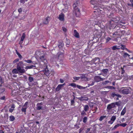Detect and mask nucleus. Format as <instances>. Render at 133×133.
<instances>
[{"instance_id":"obj_32","label":"nucleus","mask_w":133,"mask_h":133,"mask_svg":"<svg viewBox=\"0 0 133 133\" xmlns=\"http://www.w3.org/2000/svg\"><path fill=\"white\" fill-rule=\"evenodd\" d=\"M64 45H63V44L62 43H59L58 45V47L60 48H62Z\"/></svg>"},{"instance_id":"obj_40","label":"nucleus","mask_w":133,"mask_h":133,"mask_svg":"<svg viewBox=\"0 0 133 133\" xmlns=\"http://www.w3.org/2000/svg\"><path fill=\"white\" fill-rule=\"evenodd\" d=\"M16 54L18 56V57L20 58H21L22 57V56L17 51V50L16 51Z\"/></svg>"},{"instance_id":"obj_45","label":"nucleus","mask_w":133,"mask_h":133,"mask_svg":"<svg viewBox=\"0 0 133 133\" xmlns=\"http://www.w3.org/2000/svg\"><path fill=\"white\" fill-rule=\"evenodd\" d=\"M113 35H119V32H116L115 33H114L113 34Z\"/></svg>"},{"instance_id":"obj_27","label":"nucleus","mask_w":133,"mask_h":133,"mask_svg":"<svg viewBox=\"0 0 133 133\" xmlns=\"http://www.w3.org/2000/svg\"><path fill=\"white\" fill-rule=\"evenodd\" d=\"M106 116H101L99 119V120L100 121H102L103 119L106 117Z\"/></svg>"},{"instance_id":"obj_48","label":"nucleus","mask_w":133,"mask_h":133,"mask_svg":"<svg viewBox=\"0 0 133 133\" xmlns=\"http://www.w3.org/2000/svg\"><path fill=\"white\" fill-rule=\"evenodd\" d=\"M86 114L85 111L83 110L81 113V115H85Z\"/></svg>"},{"instance_id":"obj_9","label":"nucleus","mask_w":133,"mask_h":133,"mask_svg":"<svg viewBox=\"0 0 133 133\" xmlns=\"http://www.w3.org/2000/svg\"><path fill=\"white\" fill-rule=\"evenodd\" d=\"M115 107V104L114 103H112L111 104L109 105L107 107V108L108 110H110L112 108H114Z\"/></svg>"},{"instance_id":"obj_31","label":"nucleus","mask_w":133,"mask_h":133,"mask_svg":"<svg viewBox=\"0 0 133 133\" xmlns=\"http://www.w3.org/2000/svg\"><path fill=\"white\" fill-rule=\"evenodd\" d=\"M96 0H92L91 1V3L92 4L94 5L95 4H96Z\"/></svg>"},{"instance_id":"obj_12","label":"nucleus","mask_w":133,"mask_h":133,"mask_svg":"<svg viewBox=\"0 0 133 133\" xmlns=\"http://www.w3.org/2000/svg\"><path fill=\"white\" fill-rule=\"evenodd\" d=\"M126 111V109L125 107L123 109L121 113V116H123L125 113Z\"/></svg>"},{"instance_id":"obj_50","label":"nucleus","mask_w":133,"mask_h":133,"mask_svg":"<svg viewBox=\"0 0 133 133\" xmlns=\"http://www.w3.org/2000/svg\"><path fill=\"white\" fill-rule=\"evenodd\" d=\"M5 98V97L4 96H2L0 98V99L1 100H4Z\"/></svg>"},{"instance_id":"obj_35","label":"nucleus","mask_w":133,"mask_h":133,"mask_svg":"<svg viewBox=\"0 0 133 133\" xmlns=\"http://www.w3.org/2000/svg\"><path fill=\"white\" fill-rule=\"evenodd\" d=\"M123 56L124 57H126L127 56H128V57H129L130 56L127 53H125L124 54Z\"/></svg>"},{"instance_id":"obj_58","label":"nucleus","mask_w":133,"mask_h":133,"mask_svg":"<svg viewBox=\"0 0 133 133\" xmlns=\"http://www.w3.org/2000/svg\"><path fill=\"white\" fill-rule=\"evenodd\" d=\"M121 121L122 122H123L125 121V119L124 118H123L121 119Z\"/></svg>"},{"instance_id":"obj_53","label":"nucleus","mask_w":133,"mask_h":133,"mask_svg":"<svg viewBox=\"0 0 133 133\" xmlns=\"http://www.w3.org/2000/svg\"><path fill=\"white\" fill-rule=\"evenodd\" d=\"M28 104V102H26L24 104L23 106H25V107H27V105Z\"/></svg>"},{"instance_id":"obj_63","label":"nucleus","mask_w":133,"mask_h":133,"mask_svg":"<svg viewBox=\"0 0 133 133\" xmlns=\"http://www.w3.org/2000/svg\"><path fill=\"white\" fill-rule=\"evenodd\" d=\"M25 69H29V66H26L25 67Z\"/></svg>"},{"instance_id":"obj_20","label":"nucleus","mask_w":133,"mask_h":133,"mask_svg":"<svg viewBox=\"0 0 133 133\" xmlns=\"http://www.w3.org/2000/svg\"><path fill=\"white\" fill-rule=\"evenodd\" d=\"M58 58L63 57V53L62 52H59L58 53Z\"/></svg>"},{"instance_id":"obj_60","label":"nucleus","mask_w":133,"mask_h":133,"mask_svg":"<svg viewBox=\"0 0 133 133\" xmlns=\"http://www.w3.org/2000/svg\"><path fill=\"white\" fill-rule=\"evenodd\" d=\"M15 107L14 105H12L11 108H12L13 109H14Z\"/></svg>"},{"instance_id":"obj_4","label":"nucleus","mask_w":133,"mask_h":133,"mask_svg":"<svg viewBox=\"0 0 133 133\" xmlns=\"http://www.w3.org/2000/svg\"><path fill=\"white\" fill-rule=\"evenodd\" d=\"M125 46L122 45H115L113 46L111 49L113 50H115L116 49H121L122 50H124V49Z\"/></svg>"},{"instance_id":"obj_17","label":"nucleus","mask_w":133,"mask_h":133,"mask_svg":"<svg viewBox=\"0 0 133 133\" xmlns=\"http://www.w3.org/2000/svg\"><path fill=\"white\" fill-rule=\"evenodd\" d=\"M12 72L13 74H18L19 73L18 69H13L12 70Z\"/></svg>"},{"instance_id":"obj_38","label":"nucleus","mask_w":133,"mask_h":133,"mask_svg":"<svg viewBox=\"0 0 133 133\" xmlns=\"http://www.w3.org/2000/svg\"><path fill=\"white\" fill-rule=\"evenodd\" d=\"M66 45L67 46H68V45H69L70 43V41L69 39H66Z\"/></svg>"},{"instance_id":"obj_8","label":"nucleus","mask_w":133,"mask_h":133,"mask_svg":"<svg viewBox=\"0 0 133 133\" xmlns=\"http://www.w3.org/2000/svg\"><path fill=\"white\" fill-rule=\"evenodd\" d=\"M64 14L61 13L59 15L58 18L61 21H64Z\"/></svg>"},{"instance_id":"obj_25","label":"nucleus","mask_w":133,"mask_h":133,"mask_svg":"<svg viewBox=\"0 0 133 133\" xmlns=\"http://www.w3.org/2000/svg\"><path fill=\"white\" fill-rule=\"evenodd\" d=\"M65 8L63 9V12H65L67 11L68 10V8L67 5H66L65 6Z\"/></svg>"},{"instance_id":"obj_15","label":"nucleus","mask_w":133,"mask_h":133,"mask_svg":"<svg viewBox=\"0 0 133 133\" xmlns=\"http://www.w3.org/2000/svg\"><path fill=\"white\" fill-rule=\"evenodd\" d=\"M64 85V84L58 85L56 89V90L57 91H59L61 89V87Z\"/></svg>"},{"instance_id":"obj_47","label":"nucleus","mask_w":133,"mask_h":133,"mask_svg":"<svg viewBox=\"0 0 133 133\" xmlns=\"http://www.w3.org/2000/svg\"><path fill=\"white\" fill-rule=\"evenodd\" d=\"M73 78L74 79L76 80H77L79 79L80 78V77H73Z\"/></svg>"},{"instance_id":"obj_56","label":"nucleus","mask_w":133,"mask_h":133,"mask_svg":"<svg viewBox=\"0 0 133 133\" xmlns=\"http://www.w3.org/2000/svg\"><path fill=\"white\" fill-rule=\"evenodd\" d=\"M18 11L19 12H21L22 11L21 9L20 8L19 9H18Z\"/></svg>"},{"instance_id":"obj_29","label":"nucleus","mask_w":133,"mask_h":133,"mask_svg":"<svg viewBox=\"0 0 133 133\" xmlns=\"http://www.w3.org/2000/svg\"><path fill=\"white\" fill-rule=\"evenodd\" d=\"M102 71L103 73L106 74L108 72V70L107 69H104L102 70Z\"/></svg>"},{"instance_id":"obj_34","label":"nucleus","mask_w":133,"mask_h":133,"mask_svg":"<svg viewBox=\"0 0 133 133\" xmlns=\"http://www.w3.org/2000/svg\"><path fill=\"white\" fill-rule=\"evenodd\" d=\"M29 80L30 82H31L33 81L34 78L32 77H29Z\"/></svg>"},{"instance_id":"obj_2","label":"nucleus","mask_w":133,"mask_h":133,"mask_svg":"<svg viewBox=\"0 0 133 133\" xmlns=\"http://www.w3.org/2000/svg\"><path fill=\"white\" fill-rule=\"evenodd\" d=\"M23 64L22 61H20L17 64V68L18 69L19 73L23 74L25 71V70L23 67H21V66Z\"/></svg>"},{"instance_id":"obj_46","label":"nucleus","mask_w":133,"mask_h":133,"mask_svg":"<svg viewBox=\"0 0 133 133\" xmlns=\"http://www.w3.org/2000/svg\"><path fill=\"white\" fill-rule=\"evenodd\" d=\"M0 82L2 84L4 83V81L3 80L2 78L1 77H0Z\"/></svg>"},{"instance_id":"obj_7","label":"nucleus","mask_w":133,"mask_h":133,"mask_svg":"<svg viewBox=\"0 0 133 133\" xmlns=\"http://www.w3.org/2000/svg\"><path fill=\"white\" fill-rule=\"evenodd\" d=\"M116 117L115 116H112L110 120L108 122V123L110 124H112L116 119Z\"/></svg>"},{"instance_id":"obj_6","label":"nucleus","mask_w":133,"mask_h":133,"mask_svg":"<svg viewBox=\"0 0 133 133\" xmlns=\"http://www.w3.org/2000/svg\"><path fill=\"white\" fill-rule=\"evenodd\" d=\"M41 61L43 62L45 65H46L47 64L48 62L47 60L44 57V56H41L39 57Z\"/></svg>"},{"instance_id":"obj_44","label":"nucleus","mask_w":133,"mask_h":133,"mask_svg":"<svg viewBox=\"0 0 133 133\" xmlns=\"http://www.w3.org/2000/svg\"><path fill=\"white\" fill-rule=\"evenodd\" d=\"M25 0H20L21 3L23 4H24L25 3Z\"/></svg>"},{"instance_id":"obj_42","label":"nucleus","mask_w":133,"mask_h":133,"mask_svg":"<svg viewBox=\"0 0 133 133\" xmlns=\"http://www.w3.org/2000/svg\"><path fill=\"white\" fill-rule=\"evenodd\" d=\"M70 85L71 86L74 87H76V84H75L74 83H71L70 84Z\"/></svg>"},{"instance_id":"obj_64","label":"nucleus","mask_w":133,"mask_h":133,"mask_svg":"<svg viewBox=\"0 0 133 133\" xmlns=\"http://www.w3.org/2000/svg\"><path fill=\"white\" fill-rule=\"evenodd\" d=\"M0 133H4V132L2 130L0 131Z\"/></svg>"},{"instance_id":"obj_19","label":"nucleus","mask_w":133,"mask_h":133,"mask_svg":"<svg viewBox=\"0 0 133 133\" xmlns=\"http://www.w3.org/2000/svg\"><path fill=\"white\" fill-rule=\"evenodd\" d=\"M89 109V107L88 105H85L84 107V110L85 111H87Z\"/></svg>"},{"instance_id":"obj_21","label":"nucleus","mask_w":133,"mask_h":133,"mask_svg":"<svg viewBox=\"0 0 133 133\" xmlns=\"http://www.w3.org/2000/svg\"><path fill=\"white\" fill-rule=\"evenodd\" d=\"M104 88H108L109 89H115V88L113 86H106Z\"/></svg>"},{"instance_id":"obj_30","label":"nucleus","mask_w":133,"mask_h":133,"mask_svg":"<svg viewBox=\"0 0 133 133\" xmlns=\"http://www.w3.org/2000/svg\"><path fill=\"white\" fill-rule=\"evenodd\" d=\"M5 90V89L4 88H0V93H2L4 92Z\"/></svg>"},{"instance_id":"obj_36","label":"nucleus","mask_w":133,"mask_h":133,"mask_svg":"<svg viewBox=\"0 0 133 133\" xmlns=\"http://www.w3.org/2000/svg\"><path fill=\"white\" fill-rule=\"evenodd\" d=\"M87 121V118L86 117H84L83 118V121L84 123L86 122Z\"/></svg>"},{"instance_id":"obj_39","label":"nucleus","mask_w":133,"mask_h":133,"mask_svg":"<svg viewBox=\"0 0 133 133\" xmlns=\"http://www.w3.org/2000/svg\"><path fill=\"white\" fill-rule=\"evenodd\" d=\"M119 124H117V125H115L114 127V128L113 129H116L117 127H118L119 126H120Z\"/></svg>"},{"instance_id":"obj_13","label":"nucleus","mask_w":133,"mask_h":133,"mask_svg":"<svg viewBox=\"0 0 133 133\" xmlns=\"http://www.w3.org/2000/svg\"><path fill=\"white\" fill-rule=\"evenodd\" d=\"M93 61L95 64H96L97 63H98L99 61V59L98 58H95L93 60Z\"/></svg>"},{"instance_id":"obj_59","label":"nucleus","mask_w":133,"mask_h":133,"mask_svg":"<svg viewBox=\"0 0 133 133\" xmlns=\"http://www.w3.org/2000/svg\"><path fill=\"white\" fill-rule=\"evenodd\" d=\"M71 103L72 104H74V100H71Z\"/></svg>"},{"instance_id":"obj_51","label":"nucleus","mask_w":133,"mask_h":133,"mask_svg":"<svg viewBox=\"0 0 133 133\" xmlns=\"http://www.w3.org/2000/svg\"><path fill=\"white\" fill-rule=\"evenodd\" d=\"M115 104L117 106H119L120 105V103L119 102H117L115 103Z\"/></svg>"},{"instance_id":"obj_37","label":"nucleus","mask_w":133,"mask_h":133,"mask_svg":"<svg viewBox=\"0 0 133 133\" xmlns=\"http://www.w3.org/2000/svg\"><path fill=\"white\" fill-rule=\"evenodd\" d=\"M24 61L28 63H30L32 62V61L31 60L29 59L27 60H24Z\"/></svg>"},{"instance_id":"obj_5","label":"nucleus","mask_w":133,"mask_h":133,"mask_svg":"<svg viewBox=\"0 0 133 133\" xmlns=\"http://www.w3.org/2000/svg\"><path fill=\"white\" fill-rule=\"evenodd\" d=\"M109 24V28L110 29H114L116 26L115 23H114L113 21H111L110 22Z\"/></svg>"},{"instance_id":"obj_14","label":"nucleus","mask_w":133,"mask_h":133,"mask_svg":"<svg viewBox=\"0 0 133 133\" xmlns=\"http://www.w3.org/2000/svg\"><path fill=\"white\" fill-rule=\"evenodd\" d=\"M49 17H46L45 18V19L43 21V23L45 24H48V23L49 21Z\"/></svg>"},{"instance_id":"obj_62","label":"nucleus","mask_w":133,"mask_h":133,"mask_svg":"<svg viewBox=\"0 0 133 133\" xmlns=\"http://www.w3.org/2000/svg\"><path fill=\"white\" fill-rule=\"evenodd\" d=\"M48 73L47 72V73H46L45 74L47 76H48L49 75V73H48Z\"/></svg>"},{"instance_id":"obj_33","label":"nucleus","mask_w":133,"mask_h":133,"mask_svg":"<svg viewBox=\"0 0 133 133\" xmlns=\"http://www.w3.org/2000/svg\"><path fill=\"white\" fill-rule=\"evenodd\" d=\"M109 81H106L104 82H103L102 83V84L103 85H106V84L108 83H109Z\"/></svg>"},{"instance_id":"obj_10","label":"nucleus","mask_w":133,"mask_h":133,"mask_svg":"<svg viewBox=\"0 0 133 133\" xmlns=\"http://www.w3.org/2000/svg\"><path fill=\"white\" fill-rule=\"evenodd\" d=\"M25 33H23L21 38V39L19 42V44H22L23 43V41L25 38Z\"/></svg>"},{"instance_id":"obj_23","label":"nucleus","mask_w":133,"mask_h":133,"mask_svg":"<svg viewBox=\"0 0 133 133\" xmlns=\"http://www.w3.org/2000/svg\"><path fill=\"white\" fill-rule=\"evenodd\" d=\"M76 87L78 88V89H84L87 87H82V86H81L79 85H77Z\"/></svg>"},{"instance_id":"obj_3","label":"nucleus","mask_w":133,"mask_h":133,"mask_svg":"<svg viewBox=\"0 0 133 133\" xmlns=\"http://www.w3.org/2000/svg\"><path fill=\"white\" fill-rule=\"evenodd\" d=\"M119 91L121 93L124 94H128L130 92V90L127 88H122L119 90Z\"/></svg>"},{"instance_id":"obj_16","label":"nucleus","mask_w":133,"mask_h":133,"mask_svg":"<svg viewBox=\"0 0 133 133\" xmlns=\"http://www.w3.org/2000/svg\"><path fill=\"white\" fill-rule=\"evenodd\" d=\"M42 105V103H38L37 104V109L38 110H39L41 109L42 108V107L40 106V105Z\"/></svg>"},{"instance_id":"obj_61","label":"nucleus","mask_w":133,"mask_h":133,"mask_svg":"<svg viewBox=\"0 0 133 133\" xmlns=\"http://www.w3.org/2000/svg\"><path fill=\"white\" fill-rule=\"evenodd\" d=\"M94 82H92V83L91 84H90L89 85L91 86H92L94 85Z\"/></svg>"},{"instance_id":"obj_1","label":"nucleus","mask_w":133,"mask_h":133,"mask_svg":"<svg viewBox=\"0 0 133 133\" xmlns=\"http://www.w3.org/2000/svg\"><path fill=\"white\" fill-rule=\"evenodd\" d=\"M78 2H77L76 3H74L73 6L74 8V12L75 13L77 16H78L80 15V13L79 10L77 7L78 3Z\"/></svg>"},{"instance_id":"obj_24","label":"nucleus","mask_w":133,"mask_h":133,"mask_svg":"<svg viewBox=\"0 0 133 133\" xmlns=\"http://www.w3.org/2000/svg\"><path fill=\"white\" fill-rule=\"evenodd\" d=\"M15 119V118L12 116H11L9 117V119L11 121H13Z\"/></svg>"},{"instance_id":"obj_43","label":"nucleus","mask_w":133,"mask_h":133,"mask_svg":"<svg viewBox=\"0 0 133 133\" xmlns=\"http://www.w3.org/2000/svg\"><path fill=\"white\" fill-rule=\"evenodd\" d=\"M19 59L18 58H17L15 59L13 61L14 63H15L19 61Z\"/></svg>"},{"instance_id":"obj_52","label":"nucleus","mask_w":133,"mask_h":133,"mask_svg":"<svg viewBox=\"0 0 133 133\" xmlns=\"http://www.w3.org/2000/svg\"><path fill=\"white\" fill-rule=\"evenodd\" d=\"M14 109H13L12 108H10V109H9V111L10 112H12L13 110H14Z\"/></svg>"},{"instance_id":"obj_26","label":"nucleus","mask_w":133,"mask_h":133,"mask_svg":"<svg viewBox=\"0 0 133 133\" xmlns=\"http://www.w3.org/2000/svg\"><path fill=\"white\" fill-rule=\"evenodd\" d=\"M131 4L128 3V5L129 6H131L133 7V0H130Z\"/></svg>"},{"instance_id":"obj_41","label":"nucleus","mask_w":133,"mask_h":133,"mask_svg":"<svg viewBox=\"0 0 133 133\" xmlns=\"http://www.w3.org/2000/svg\"><path fill=\"white\" fill-rule=\"evenodd\" d=\"M62 29L63 31L65 32H66L67 31V29L66 28L64 27H62Z\"/></svg>"},{"instance_id":"obj_55","label":"nucleus","mask_w":133,"mask_h":133,"mask_svg":"<svg viewBox=\"0 0 133 133\" xmlns=\"http://www.w3.org/2000/svg\"><path fill=\"white\" fill-rule=\"evenodd\" d=\"M60 82L61 83H63L64 82V81L63 79H60Z\"/></svg>"},{"instance_id":"obj_57","label":"nucleus","mask_w":133,"mask_h":133,"mask_svg":"<svg viewBox=\"0 0 133 133\" xmlns=\"http://www.w3.org/2000/svg\"><path fill=\"white\" fill-rule=\"evenodd\" d=\"M111 39L109 38H107V42H108Z\"/></svg>"},{"instance_id":"obj_18","label":"nucleus","mask_w":133,"mask_h":133,"mask_svg":"<svg viewBox=\"0 0 133 133\" xmlns=\"http://www.w3.org/2000/svg\"><path fill=\"white\" fill-rule=\"evenodd\" d=\"M111 96L113 97H114L115 96H116L118 97H121V96L119 94H115V93H112L111 95Z\"/></svg>"},{"instance_id":"obj_28","label":"nucleus","mask_w":133,"mask_h":133,"mask_svg":"<svg viewBox=\"0 0 133 133\" xmlns=\"http://www.w3.org/2000/svg\"><path fill=\"white\" fill-rule=\"evenodd\" d=\"M120 126H122L123 127H124L127 125V124L125 123H124L122 124H119Z\"/></svg>"},{"instance_id":"obj_54","label":"nucleus","mask_w":133,"mask_h":133,"mask_svg":"<svg viewBox=\"0 0 133 133\" xmlns=\"http://www.w3.org/2000/svg\"><path fill=\"white\" fill-rule=\"evenodd\" d=\"M29 66V69H30L32 68L33 67H35V66L33 65H31L30 66Z\"/></svg>"},{"instance_id":"obj_49","label":"nucleus","mask_w":133,"mask_h":133,"mask_svg":"<svg viewBox=\"0 0 133 133\" xmlns=\"http://www.w3.org/2000/svg\"><path fill=\"white\" fill-rule=\"evenodd\" d=\"M96 78H97L98 79H100V80H101V81H103L105 79V78H101L99 77H96Z\"/></svg>"},{"instance_id":"obj_22","label":"nucleus","mask_w":133,"mask_h":133,"mask_svg":"<svg viewBox=\"0 0 133 133\" xmlns=\"http://www.w3.org/2000/svg\"><path fill=\"white\" fill-rule=\"evenodd\" d=\"M27 108V107H25L23 106L22 109V111L23 112H26V110Z\"/></svg>"},{"instance_id":"obj_11","label":"nucleus","mask_w":133,"mask_h":133,"mask_svg":"<svg viewBox=\"0 0 133 133\" xmlns=\"http://www.w3.org/2000/svg\"><path fill=\"white\" fill-rule=\"evenodd\" d=\"M74 36L76 37L79 38V36L78 33L77 32V31L75 30H74Z\"/></svg>"}]
</instances>
